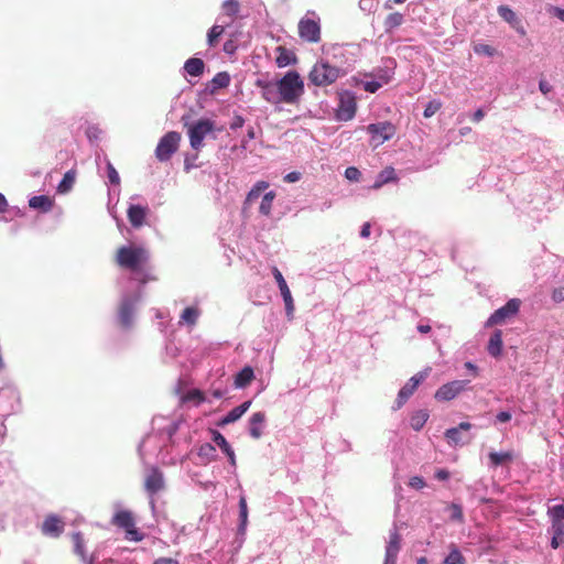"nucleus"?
<instances>
[{
    "mask_svg": "<svg viewBox=\"0 0 564 564\" xmlns=\"http://www.w3.org/2000/svg\"><path fill=\"white\" fill-rule=\"evenodd\" d=\"M281 102L296 104L304 94V82L296 70L288 72L280 80L276 82Z\"/></svg>",
    "mask_w": 564,
    "mask_h": 564,
    "instance_id": "1",
    "label": "nucleus"
},
{
    "mask_svg": "<svg viewBox=\"0 0 564 564\" xmlns=\"http://www.w3.org/2000/svg\"><path fill=\"white\" fill-rule=\"evenodd\" d=\"M116 263L130 271H139L149 259L148 251L140 246H122L116 252Z\"/></svg>",
    "mask_w": 564,
    "mask_h": 564,
    "instance_id": "2",
    "label": "nucleus"
},
{
    "mask_svg": "<svg viewBox=\"0 0 564 564\" xmlns=\"http://www.w3.org/2000/svg\"><path fill=\"white\" fill-rule=\"evenodd\" d=\"M345 74L341 68L330 65L327 61L321 59L314 64L308 73V80L317 87H325L334 84Z\"/></svg>",
    "mask_w": 564,
    "mask_h": 564,
    "instance_id": "3",
    "label": "nucleus"
},
{
    "mask_svg": "<svg viewBox=\"0 0 564 564\" xmlns=\"http://www.w3.org/2000/svg\"><path fill=\"white\" fill-rule=\"evenodd\" d=\"M111 524L123 529L126 539L129 541L140 542L144 539L143 533L135 528L133 513L129 510H119L116 512L111 519Z\"/></svg>",
    "mask_w": 564,
    "mask_h": 564,
    "instance_id": "4",
    "label": "nucleus"
},
{
    "mask_svg": "<svg viewBox=\"0 0 564 564\" xmlns=\"http://www.w3.org/2000/svg\"><path fill=\"white\" fill-rule=\"evenodd\" d=\"M181 134L176 131H170L164 134L155 149V156L160 162H166L178 150Z\"/></svg>",
    "mask_w": 564,
    "mask_h": 564,
    "instance_id": "5",
    "label": "nucleus"
},
{
    "mask_svg": "<svg viewBox=\"0 0 564 564\" xmlns=\"http://www.w3.org/2000/svg\"><path fill=\"white\" fill-rule=\"evenodd\" d=\"M366 130L371 137L370 144L373 148L382 145L386 141L392 139L397 132L394 124L389 121L370 123Z\"/></svg>",
    "mask_w": 564,
    "mask_h": 564,
    "instance_id": "6",
    "label": "nucleus"
},
{
    "mask_svg": "<svg viewBox=\"0 0 564 564\" xmlns=\"http://www.w3.org/2000/svg\"><path fill=\"white\" fill-rule=\"evenodd\" d=\"M214 131V122L209 119H199L193 124L188 126V138L191 147L199 151L204 143V139L207 134Z\"/></svg>",
    "mask_w": 564,
    "mask_h": 564,
    "instance_id": "7",
    "label": "nucleus"
},
{
    "mask_svg": "<svg viewBox=\"0 0 564 564\" xmlns=\"http://www.w3.org/2000/svg\"><path fill=\"white\" fill-rule=\"evenodd\" d=\"M430 372L431 368L427 367L409 379V381L400 389L398 393V398L395 400V409L403 406L409 398L415 392L417 387L429 377Z\"/></svg>",
    "mask_w": 564,
    "mask_h": 564,
    "instance_id": "8",
    "label": "nucleus"
},
{
    "mask_svg": "<svg viewBox=\"0 0 564 564\" xmlns=\"http://www.w3.org/2000/svg\"><path fill=\"white\" fill-rule=\"evenodd\" d=\"M521 301L519 299L509 300L502 307L495 311L487 321V326H494L505 323L507 319L516 316L520 310Z\"/></svg>",
    "mask_w": 564,
    "mask_h": 564,
    "instance_id": "9",
    "label": "nucleus"
},
{
    "mask_svg": "<svg viewBox=\"0 0 564 564\" xmlns=\"http://www.w3.org/2000/svg\"><path fill=\"white\" fill-rule=\"evenodd\" d=\"M299 36L307 43H317L321 41L319 22L311 18H302L299 22Z\"/></svg>",
    "mask_w": 564,
    "mask_h": 564,
    "instance_id": "10",
    "label": "nucleus"
},
{
    "mask_svg": "<svg viewBox=\"0 0 564 564\" xmlns=\"http://www.w3.org/2000/svg\"><path fill=\"white\" fill-rule=\"evenodd\" d=\"M357 102L356 97L350 91L339 93V104L336 110V116L339 120L348 121L356 115Z\"/></svg>",
    "mask_w": 564,
    "mask_h": 564,
    "instance_id": "11",
    "label": "nucleus"
},
{
    "mask_svg": "<svg viewBox=\"0 0 564 564\" xmlns=\"http://www.w3.org/2000/svg\"><path fill=\"white\" fill-rule=\"evenodd\" d=\"M468 384L469 380H454L447 382L436 390L434 398L437 401H451L455 399L460 392L465 391Z\"/></svg>",
    "mask_w": 564,
    "mask_h": 564,
    "instance_id": "12",
    "label": "nucleus"
},
{
    "mask_svg": "<svg viewBox=\"0 0 564 564\" xmlns=\"http://www.w3.org/2000/svg\"><path fill=\"white\" fill-rule=\"evenodd\" d=\"M165 487L164 475L158 467H151L144 479V489L150 496H154Z\"/></svg>",
    "mask_w": 564,
    "mask_h": 564,
    "instance_id": "13",
    "label": "nucleus"
},
{
    "mask_svg": "<svg viewBox=\"0 0 564 564\" xmlns=\"http://www.w3.org/2000/svg\"><path fill=\"white\" fill-rule=\"evenodd\" d=\"M473 425L469 422H460L458 426L447 429L445 431V438L451 446H459L469 443L470 437L464 438L462 435V431H469Z\"/></svg>",
    "mask_w": 564,
    "mask_h": 564,
    "instance_id": "14",
    "label": "nucleus"
},
{
    "mask_svg": "<svg viewBox=\"0 0 564 564\" xmlns=\"http://www.w3.org/2000/svg\"><path fill=\"white\" fill-rule=\"evenodd\" d=\"M401 550V535L394 530L390 533L388 544L386 546L384 564H397L398 554Z\"/></svg>",
    "mask_w": 564,
    "mask_h": 564,
    "instance_id": "15",
    "label": "nucleus"
},
{
    "mask_svg": "<svg viewBox=\"0 0 564 564\" xmlns=\"http://www.w3.org/2000/svg\"><path fill=\"white\" fill-rule=\"evenodd\" d=\"M134 303L130 299H124L118 310V321L123 329H129L133 323Z\"/></svg>",
    "mask_w": 564,
    "mask_h": 564,
    "instance_id": "16",
    "label": "nucleus"
},
{
    "mask_svg": "<svg viewBox=\"0 0 564 564\" xmlns=\"http://www.w3.org/2000/svg\"><path fill=\"white\" fill-rule=\"evenodd\" d=\"M65 523L59 517L50 514L42 524V533L52 538H58L63 533Z\"/></svg>",
    "mask_w": 564,
    "mask_h": 564,
    "instance_id": "17",
    "label": "nucleus"
},
{
    "mask_svg": "<svg viewBox=\"0 0 564 564\" xmlns=\"http://www.w3.org/2000/svg\"><path fill=\"white\" fill-rule=\"evenodd\" d=\"M72 541L74 543V553L79 560L84 564H95V555L87 553L83 534L80 532H74L72 534Z\"/></svg>",
    "mask_w": 564,
    "mask_h": 564,
    "instance_id": "18",
    "label": "nucleus"
},
{
    "mask_svg": "<svg viewBox=\"0 0 564 564\" xmlns=\"http://www.w3.org/2000/svg\"><path fill=\"white\" fill-rule=\"evenodd\" d=\"M498 14L502 20L511 25L521 36L527 34L524 26L521 23V20L517 17L516 12L509 8L508 6H499Z\"/></svg>",
    "mask_w": 564,
    "mask_h": 564,
    "instance_id": "19",
    "label": "nucleus"
},
{
    "mask_svg": "<svg viewBox=\"0 0 564 564\" xmlns=\"http://www.w3.org/2000/svg\"><path fill=\"white\" fill-rule=\"evenodd\" d=\"M213 442L223 451V453L228 457L229 464L232 467H236V454L230 444L227 442L225 436L217 430H210Z\"/></svg>",
    "mask_w": 564,
    "mask_h": 564,
    "instance_id": "20",
    "label": "nucleus"
},
{
    "mask_svg": "<svg viewBox=\"0 0 564 564\" xmlns=\"http://www.w3.org/2000/svg\"><path fill=\"white\" fill-rule=\"evenodd\" d=\"M256 85L262 89L261 96L264 100L272 105H279L281 104L279 88L276 86V83L273 84L271 82H264V80H257Z\"/></svg>",
    "mask_w": 564,
    "mask_h": 564,
    "instance_id": "21",
    "label": "nucleus"
},
{
    "mask_svg": "<svg viewBox=\"0 0 564 564\" xmlns=\"http://www.w3.org/2000/svg\"><path fill=\"white\" fill-rule=\"evenodd\" d=\"M547 513L552 522V532H557V535H564V505L550 508Z\"/></svg>",
    "mask_w": 564,
    "mask_h": 564,
    "instance_id": "22",
    "label": "nucleus"
},
{
    "mask_svg": "<svg viewBox=\"0 0 564 564\" xmlns=\"http://www.w3.org/2000/svg\"><path fill=\"white\" fill-rule=\"evenodd\" d=\"M267 420L264 412H256L249 419V434L252 438L259 440L263 435V427Z\"/></svg>",
    "mask_w": 564,
    "mask_h": 564,
    "instance_id": "23",
    "label": "nucleus"
},
{
    "mask_svg": "<svg viewBox=\"0 0 564 564\" xmlns=\"http://www.w3.org/2000/svg\"><path fill=\"white\" fill-rule=\"evenodd\" d=\"M250 405L251 401L248 400L241 403L240 405L234 408L227 413L226 416H224L217 422V426L224 427L230 423L238 421L249 410Z\"/></svg>",
    "mask_w": 564,
    "mask_h": 564,
    "instance_id": "24",
    "label": "nucleus"
},
{
    "mask_svg": "<svg viewBox=\"0 0 564 564\" xmlns=\"http://www.w3.org/2000/svg\"><path fill=\"white\" fill-rule=\"evenodd\" d=\"M127 214L131 226L134 228H140L145 223L148 207H143L140 205H130Z\"/></svg>",
    "mask_w": 564,
    "mask_h": 564,
    "instance_id": "25",
    "label": "nucleus"
},
{
    "mask_svg": "<svg viewBox=\"0 0 564 564\" xmlns=\"http://www.w3.org/2000/svg\"><path fill=\"white\" fill-rule=\"evenodd\" d=\"M276 57L275 63L276 66L282 68L286 67L288 65L295 64L297 62V57L294 54L293 51L286 48L285 46H278L275 48Z\"/></svg>",
    "mask_w": 564,
    "mask_h": 564,
    "instance_id": "26",
    "label": "nucleus"
},
{
    "mask_svg": "<svg viewBox=\"0 0 564 564\" xmlns=\"http://www.w3.org/2000/svg\"><path fill=\"white\" fill-rule=\"evenodd\" d=\"M29 206L42 213H48L54 206V200L47 195L33 196L29 199Z\"/></svg>",
    "mask_w": 564,
    "mask_h": 564,
    "instance_id": "27",
    "label": "nucleus"
},
{
    "mask_svg": "<svg viewBox=\"0 0 564 564\" xmlns=\"http://www.w3.org/2000/svg\"><path fill=\"white\" fill-rule=\"evenodd\" d=\"M395 181H398L395 170L392 166H387L377 175V178H376L375 183L372 184L371 188L379 189L384 184H388L390 182H395Z\"/></svg>",
    "mask_w": 564,
    "mask_h": 564,
    "instance_id": "28",
    "label": "nucleus"
},
{
    "mask_svg": "<svg viewBox=\"0 0 564 564\" xmlns=\"http://www.w3.org/2000/svg\"><path fill=\"white\" fill-rule=\"evenodd\" d=\"M502 332L497 329L489 339L487 350L492 357H499L502 352Z\"/></svg>",
    "mask_w": 564,
    "mask_h": 564,
    "instance_id": "29",
    "label": "nucleus"
},
{
    "mask_svg": "<svg viewBox=\"0 0 564 564\" xmlns=\"http://www.w3.org/2000/svg\"><path fill=\"white\" fill-rule=\"evenodd\" d=\"M253 379H254L253 369L249 366H246L235 376V387L236 388H245V387L249 386Z\"/></svg>",
    "mask_w": 564,
    "mask_h": 564,
    "instance_id": "30",
    "label": "nucleus"
},
{
    "mask_svg": "<svg viewBox=\"0 0 564 564\" xmlns=\"http://www.w3.org/2000/svg\"><path fill=\"white\" fill-rule=\"evenodd\" d=\"M205 64L203 59L192 57L188 58L184 64V69L191 76L197 77L204 73Z\"/></svg>",
    "mask_w": 564,
    "mask_h": 564,
    "instance_id": "31",
    "label": "nucleus"
},
{
    "mask_svg": "<svg viewBox=\"0 0 564 564\" xmlns=\"http://www.w3.org/2000/svg\"><path fill=\"white\" fill-rule=\"evenodd\" d=\"M268 187H269L268 182H265V181L257 182L246 197L245 208L247 206H250L256 199H258L260 197V195L262 194V192H264Z\"/></svg>",
    "mask_w": 564,
    "mask_h": 564,
    "instance_id": "32",
    "label": "nucleus"
},
{
    "mask_svg": "<svg viewBox=\"0 0 564 564\" xmlns=\"http://www.w3.org/2000/svg\"><path fill=\"white\" fill-rule=\"evenodd\" d=\"M76 175H77V172L75 169L67 171L64 174L62 181L59 182V184L57 186L58 193L65 194V193L69 192L74 186Z\"/></svg>",
    "mask_w": 564,
    "mask_h": 564,
    "instance_id": "33",
    "label": "nucleus"
},
{
    "mask_svg": "<svg viewBox=\"0 0 564 564\" xmlns=\"http://www.w3.org/2000/svg\"><path fill=\"white\" fill-rule=\"evenodd\" d=\"M488 457H489L490 464L494 467H498L500 465L512 462L514 456H513L512 452H500V453L491 452V453H489Z\"/></svg>",
    "mask_w": 564,
    "mask_h": 564,
    "instance_id": "34",
    "label": "nucleus"
},
{
    "mask_svg": "<svg viewBox=\"0 0 564 564\" xmlns=\"http://www.w3.org/2000/svg\"><path fill=\"white\" fill-rule=\"evenodd\" d=\"M206 400L205 393L199 389H192L182 395V403L194 402L196 405H199Z\"/></svg>",
    "mask_w": 564,
    "mask_h": 564,
    "instance_id": "35",
    "label": "nucleus"
},
{
    "mask_svg": "<svg viewBox=\"0 0 564 564\" xmlns=\"http://www.w3.org/2000/svg\"><path fill=\"white\" fill-rule=\"evenodd\" d=\"M274 198L275 193L273 191L268 192L263 195L259 206L260 214H262L263 216H270Z\"/></svg>",
    "mask_w": 564,
    "mask_h": 564,
    "instance_id": "36",
    "label": "nucleus"
},
{
    "mask_svg": "<svg viewBox=\"0 0 564 564\" xmlns=\"http://www.w3.org/2000/svg\"><path fill=\"white\" fill-rule=\"evenodd\" d=\"M199 311L196 307H186L181 315V322L194 326L197 323Z\"/></svg>",
    "mask_w": 564,
    "mask_h": 564,
    "instance_id": "37",
    "label": "nucleus"
},
{
    "mask_svg": "<svg viewBox=\"0 0 564 564\" xmlns=\"http://www.w3.org/2000/svg\"><path fill=\"white\" fill-rule=\"evenodd\" d=\"M197 454L200 458H205L207 462H214L217 458L216 448L209 443L202 444Z\"/></svg>",
    "mask_w": 564,
    "mask_h": 564,
    "instance_id": "38",
    "label": "nucleus"
},
{
    "mask_svg": "<svg viewBox=\"0 0 564 564\" xmlns=\"http://www.w3.org/2000/svg\"><path fill=\"white\" fill-rule=\"evenodd\" d=\"M427 419H429V414L426 411L421 410V411L415 412L411 416V421H410L412 429L415 431H420L426 423Z\"/></svg>",
    "mask_w": 564,
    "mask_h": 564,
    "instance_id": "39",
    "label": "nucleus"
},
{
    "mask_svg": "<svg viewBox=\"0 0 564 564\" xmlns=\"http://www.w3.org/2000/svg\"><path fill=\"white\" fill-rule=\"evenodd\" d=\"M404 21L403 14L400 12L390 13L384 20V26L387 31H391L400 26Z\"/></svg>",
    "mask_w": 564,
    "mask_h": 564,
    "instance_id": "40",
    "label": "nucleus"
},
{
    "mask_svg": "<svg viewBox=\"0 0 564 564\" xmlns=\"http://www.w3.org/2000/svg\"><path fill=\"white\" fill-rule=\"evenodd\" d=\"M230 84V76L227 72L217 73L212 79L213 90L226 88Z\"/></svg>",
    "mask_w": 564,
    "mask_h": 564,
    "instance_id": "41",
    "label": "nucleus"
},
{
    "mask_svg": "<svg viewBox=\"0 0 564 564\" xmlns=\"http://www.w3.org/2000/svg\"><path fill=\"white\" fill-rule=\"evenodd\" d=\"M225 32V28L223 25H214L212 26V29L209 30L208 34H207V42H208V45L214 47L218 44V40L219 37L223 35V33Z\"/></svg>",
    "mask_w": 564,
    "mask_h": 564,
    "instance_id": "42",
    "label": "nucleus"
},
{
    "mask_svg": "<svg viewBox=\"0 0 564 564\" xmlns=\"http://www.w3.org/2000/svg\"><path fill=\"white\" fill-rule=\"evenodd\" d=\"M272 274L278 283V286L280 289V292H281V295L284 296L286 294H290L291 291L286 284V281L285 279L283 278L282 273L280 272V270L276 268V267H273L272 268Z\"/></svg>",
    "mask_w": 564,
    "mask_h": 564,
    "instance_id": "43",
    "label": "nucleus"
},
{
    "mask_svg": "<svg viewBox=\"0 0 564 564\" xmlns=\"http://www.w3.org/2000/svg\"><path fill=\"white\" fill-rule=\"evenodd\" d=\"M444 564H465V558L457 547H453L449 554L445 557Z\"/></svg>",
    "mask_w": 564,
    "mask_h": 564,
    "instance_id": "44",
    "label": "nucleus"
},
{
    "mask_svg": "<svg viewBox=\"0 0 564 564\" xmlns=\"http://www.w3.org/2000/svg\"><path fill=\"white\" fill-rule=\"evenodd\" d=\"M223 9L226 15L234 18L239 12V3L237 0H226Z\"/></svg>",
    "mask_w": 564,
    "mask_h": 564,
    "instance_id": "45",
    "label": "nucleus"
},
{
    "mask_svg": "<svg viewBox=\"0 0 564 564\" xmlns=\"http://www.w3.org/2000/svg\"><path fill=\"white\" fill-rule=\"evenodd\" d=\"M474 52L479 55L494 56L496 48L488 44L478 43L474 45Z\"/></svg>",
    "mask_w": 564,
    "mask_h": 564,
    "instance_id": "46",
    "label": "nucleus"
},
{
    "mask_svg": "<svg viewBox=\"0 0 564 564\" xmlns=\"http://www.w3.org/2000/svg\"><path fill=\"white\" fill-rule=\"evenodd\" d=\"M239 517L241 521V527L243 528L247 524L248 520L247 500L243 496H241L239 499Z\"/></svg>",
    "mask_w": 564,
    "mask_h": 564,
    "instance_id": "47",
    "label": "nucleus"
},
{
    "mask_svg": "<svg viewBox=\"0 0 564 564\" xmlns=\"http://www.w3.org/2000/svg\"><path fill=\"white\" fill-rule=\"evenodd\" d=\"M442 108V104L441 101H437V100H432L430 101L425 109H424V112H423V116L425 118H431L432 116H434L440 109Z\"/></svg>",
    "mask_w": 564,
    "mask_h": 564,
    "instance_id": "48",
    "label": "nucleus"
},
{
    "mask_svg": "<svg viewBox=\"0 0 564 564\" xmlns=\"http://www.w3.org/2000/svg\"><path fill=\"white\" fill-rule=\"evenodd\" d=\"M345 177L351 182H358L361 177V172L355 166H349L345 171Z\"/></svg>",
    "mask_w": 564,
    "mask_h": 564,
    "instance_id": "49",
    "label": "nucleus"
},
{
    "mask_svg": "<svg viewBox=\"0 0 564 564\" xmlns=\"http://www.w3.org/2000/svg\"><path fill=\"white\" fill-rule=\"evenodd\" d=\"M107 171H108V178L111 184H119L120 177L113 165L108 162L107 164Z\"/></svg>",
    "mask_w": 564,
    "mask_h": 564,
    "instance_id": "50",
    "label": "nucleus"
},
{
    "mask_svg": "<svg viewBox=\"0 0 564 564\" xmlns=\"http://www.w3.org/2000/svg\"><path fill=\"white\" fill-rule=\"evenodd\" d=\"M282 297H283V301H284V304H285L286 315L289 317H292L293 312H294V302H293L292 295L290 293V294H286V295H284Z\"/></svg>",
    "mask_w": 564,
    "mask_h": 564,
    "instance_id": "51",
    "label": "nucleus"
},
{
    "mask_svg": "<svg viewBox=\"0 0 564 564\" xmlns=\"http://www.w3.org/2000/svg\"><path fill=\"white\" fill-rule=\"evenodd\" d=\"M409 486L414 489H422L425 487V480L420 476H413L409 480Z\"/></svg>",
    "mask_w": 564,
    "mask_h": 564,
    "instance_id": "52",
    "label": "nucleus"
},
{
    "mask_svg": "<svg viewBox=\"0 0 564 564\" xmlns=\"http://www.w3.org/2000/svg\"><path fill=\"white\" fill-rule=\"evenodd\" d=\"M451 509H452V518L454 520H457L459 522H463L464 520V516H463V509L460 506L456 505V503H453L451 506Z\"/></svg>",
    "mask_w": 564,
    "mask_h": 564,
    "instance_id": "53",
    "label": "nucleus"
},
{
    "mask_svg": "<svg viewBox=\"0 0 564 564\" xmlns=\"http://www.w3.org/2000/svg\"><path fill=\"white\" fill-rule=\"evenodd\" d=\"M243 124H245V119L241 116L236 115L230 123V129L236 130V129L242 128Z\"/></svg>",
    "mask_w": 564,
    "mask_h": 564,
    "instance_id": "54",
    "label": "nucleus"
},
{
    "mask_svg": "<svg viewBox=\"0 0 564 564\" xmlns=\"http://www.w3.org/2000/svg\"><path fill=\"white\" fill-rule=\"evenodd\" d=\"M552 534L551 546L553 549H557L562 543H564V535H557V532H552Z\"/></svg>",
    "mask_w": 564,
    "mask_h": 564,
    "instance_id": "55",
    "label": "nucleus"
},
{
    "mask_svg": "<svg viewBox=\"0 0 564 564\" xmlns=\"http://www.w3.org/2000/svg\"><path fill=\"white\" fill-rule=\"evenodd\" d=\"M552 299L555 302L564 301V288H558L553 291Z\"/></svg>",
    "mask_w": 564,
    "mask_h": 564,
    "instance_id": "56",
    "label": "nucleus"
},
{
    "mask_svg": "<svg viewBox=\"0 0 564 564\" xmlns=\"http://www.w3.org/2000/svg\"><path fill=\"white\" fill-rule=\"evenodd\" d=\"M539 89L543 95H547L552 90V86L544 79L539 83Z\"/></svg>",
    "mask_w": 564,
    "mask_h": 564,
    "instance_id": "57",
    "label": "nucleus"
},
{
    "mask_svg": "<svg viewBox=\"0 0 564 564\" xmlns=\"http://www.w3.org/2000/svg\"><path fill=\"white\" fill-rule=\"evenodd\" d=\"M380 86L381 85L378 82H367L365 84V90L368 93H376Z\"/></svg>",
    "mask_w": 564,
    "mask_h": 564,
    "instance_id": "58",
    "label": "nucleus"
},
{
    "mask_svg": "<svg viewBox=\"0 0 564 564\" xmlns=\"http://www.w3.org/2000/svg\"><path fill=\"white\" fill-rule=\"evenodd\" d=\"M497 421L501 423L509 422L511 420V413L507 411H501L497 414Z\"/></svg>",
    "mask_w": 564,
    "mask_h": 564,
    "instance_id": "59",
    "label": "nucleus"
},
{
    "mask_svg": "<svg viewBox=\"0 0 564 564\" xmlns=\"http://www.w3.org/2000/svg\"><path fill=\"white\" fill-rule=\"evenodd\" d=\"M550 12H552L556 18L564 22V9L558 7H551Z\"/></svg>",
    "mask_w": 564,
    "mask_h": 564,
    "instance_id": "60",
    "label": "nucleus"
},
{
    "mask_svg": "<svg viewBox=\"0 0 564 564\" xmlns=\"http://www.w3.org/2000/svg\"><path fill=\"white\" fill-rule=\"evenodd\" d=\"M153 564H178V562L172 557H160Z\"/></svg>",
    "mask_w": 564,
    "mask_h": 564,
    "instance_id": "61",
    "label": "nucleus"
},
{
    "mask_svg": "<svg viewBox=\"0 0 564 564\" xmlns=\"http://www.w3.org/2000/svg\"><path fill=\"white\" fill-rule=\"evenodd\" d=\"M435 477L438 479V480H446L449 478V473L446 470V469H438L436 473H435Z\"/></svg>",
    "mask_w": 564,
    "mask_h": 564,
    "instance_id": "62",
    "label": "nucleus"
},
{
    "mask_svg": "<svg viewBox=\"0 0 564 564\" xmlns=\"http://www.w3.org/2000/svg\"><path fill=\"white\" fill-rule=\"evenodd\" d=\"M484 117H485V112H484V110H482V109H477V110L474 112V115H473V117H471V120H473L474 122H479V121H481V120L484 119Z\"/></svg>",
    "mask_w": 564,
    "mask_h": 564,
    "instance_id": "63",
    "label": "nucleus"
},
{
    "mask_svg": "<svg viewBox=\"0 0 564 564\" xmlns=\"http://www.w3.org/2000/svg\"><path fill=\"white\" fill-rule=\"evenodd\" d=\"M370 223H365L361 227L360 236L362 238H368L370 236Z\"/></svg>",
    "mask_w": 564,
    "mask_h": 564,
    "instance_id": "64",
    "label": "nucleus"
}]
</instances>
